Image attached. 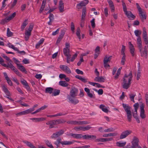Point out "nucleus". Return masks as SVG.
Returning a JSON list of instances; mask_svg holds the SVG:
<instances>
[{"label": "nucleus", "mask_w": 148, "mask_h": 148, "mask_svg": "<svg viewBox=\"0 0 148 148\" xmlns=\"http://www.w3.org/2000/svg\"><path fill=\"white\" fill-rule=\"evenodd\" d=\"M16 64L18 67V69L22 72L26 73L27 71L25 68L21 64L16 63Z\"/></svg>", "instance_id": "aec40b11"}, {"label": "nucleus", "mask_w": 148, "mask_h": 148, "mask_svg": "<svg viewBox=\"0 0 148 148\" xmlns=\"http://www.w3.org/2000/svg\"><path fill=\"white\" fill-rule=\"evenodd\" d=\"M28 22L27 20H25L23 22L22 25L21 26V29L22 31L23 30L27 25L28 24Z\"/></svg>", "instance_id": "a19ab883"}, {"label": "nucleus", "mask_w": 148, "mask_h": 148, "mask_svg": "<svg viewBox=\"0 0 148 148\" xmlns=\"http://www.w3.org/2000/svg\"><path fill=\"white\" fill-rule=\"evenodd\" d=\"M75 77L83 82L85 83L87 82V79H86L83 78L81 76L79 75H76L75 76Z\"/></svg>", "instance_id": "473e14b6"}, {"label": "nucleus", "mask_w": 148, "mask_h": 148, "mask_svg": "<svg viewBox=\"0 0 148 148\" xmlns=\"http://www.w3.org/2000/svg\"><path fill=\"white\" fill-rule=\"evenodd\" d=\"M53 89L51 87H47L45 89V92L46 93H51L53 91Z\"/></svg>", "instance_id": "79ce46f5"}, {"label": "nucleus", "mask_w": 148, "mask_h": 148, "mask_svg": "<svg viewBox=\"0 0 148 148\" xmlns=\"http://www.w3.org/2000/svg\"><path fill=\"white\" fill-rule=\"evenodd\" d=\"M73 138H74L79 139L82 137V134H73Z\"/></svg>", "instance_id": "ea45409f"}, {"label": "nucleus", "mask_w": 148, "mask_h": 148, "mask_svg": "<svg viewBox=\"0 0 148 148\" xmlns=\"http://www.w3.org/2000/svg\"><path fill=\"white\" fill-rule=\"evenodd\" d=\"M54 120L55 121L56 125L64 123L66 122V121L64 119H59Z\"/></svg>", "instance_id": "7c9ffc66"}, {"label": "nucleus", "mask_w": 148, "mask_h": 148, "mask_svg": "<svg viewBox=\"0 0 148 148\" xmlns=\"http://www.w3.org/2000/svg\"><path fill=\"white\" fill-rule=\"evenodd\" d=\"M80 29L79 27H78L77 29V32L76 33L77 36L78 38L79 39V40H80L81 37L80 35Z\"/></svg>", "instance_id": "c03bdc74"}, {"label": "nucleus", "mask_w": 148, "mask_h": 148, "mask_svg": "<svg viewBox=\"0 0 148 148\" xmlns=\"http://www.w3.org/2000/svg\"><path fill=\"white\" fill-rule=\"evenodd\" d=\"M99 108L102 111L108 113V109L103 104L100 105Z\"/></svg>", "instance_id": "c85d7f7f"}, {"label": "nucleus", "mask_w": 148, "mask_h": 148, "mask_svg": "<svg viewBox=\"0 0 148 148\" xmlns=\"http://www.w3.org/2000/svg\"><path fill=\"white\" fill-rule=\"evenodd\" d=\"M46 125H49V128L50 129L54 127V125H56L55 121L54 120L49 121L46 123Z\"/></svg>", "instance_id": "4be33fe9"}, {"label": "nucleus", "mask_w": 148, "mask_h": 148, "mask_svg": "<svg viewBox=\"0 0 148 148\" xmlns=\"http://www.w3.org/2000/svg\"><path fill=\"white\" fill-rule=\"evenodd\" d=\"M91 26L93 28H94L95 27V19H92L90 21Z\"/></svg>", "instance_id": "6e6d98bb"}, {"label": "nucleus", "mask_w": 148, "mask_h": 148, "mask_svg": "<svg viewBox=\"0 0 148 148\" xmlns=\"http://www.w3.org/2000/svg\"><path fill=\"white\" fill-rule=\"evenodd\" d=\"M13 35V33L10 31V29L8 28L7 29V35L8 37L12 36Z\"/></svg>", "instance_id": "3c124183"}, {"label": "nucleus", "mask_w": 148, "mask_h": 148, "mask_svg": "<svg viewBox=\"0 0 148 148\" xmlns=\"http://www.w3.org/2000/svg\"><path fill=\"white\" fill-rule=\"evenodd\" d=\"M2 88L3 90L6 95L7 96H10V93L7 88L4 86H3Z\"/></svg>", "instance_id": "2f4dec72"}, {"label": "nucleus", "mask_w": 148, "mask_h": 148, "mask_svg": "<svg viewBox=\"0 0 148 148\" xmlns=\"http://www.w3.org/2000/svg\"><path fill=\"white\" fill-rule=\"evenodd\" d=\"M46 143L47 146L50 148H54L52 144L49 141H46Z\"/></svg>", "instance_id": "680f3d73"}, {"label": "nucleus", "mask_w": 148, "mask_h": 148, "mask_svg": "<svg viewBox=\"0 0 148 148\" xmlns=\"http://www.w3.org/2000/svg\"><path fill=\"white\" fill-rule=\"evenodd\" d=\"M4 58L8 61L9 62L7 63V64H6V65L7 66L9 64V65L11 66H8L5 67L7 68H10L17 75L19 76H20L21 75L20 73L19 72L18 70L12 64V61L10 59L9 57L6 56Z\"/></svg>", "instance_id": "f03ea898"}, {"label": "nucleus", "mask_w": 148, "mask_h": 148, "mask_svg": "<svg viewBox=\"0 0 148 148\" xmlns=\"http://www.w3.org/2000/svg\"><path fill=\"white\" fill-rule=\"evenodd\" d=\"M23 142L30 148H37L33 144L26 140L24 141Z\"/></svg>", "instance_id": "bb28decb"}, {"label": "nucleus", "mask_w": 148, "mask_h": 148, "mask_svg": "<svg viewBox=\"0 0 148 148\" xmlns=\"http://www.w3.org/2000/svg\"><path fill=\"white\" fill-rule=\"evenodd\" d=\"M34 24L33 23H30L28 29L26 30L25 33V39L26 41H27L29 38V36L31 35V32L33 28Z\"/></svg>", "instance_id": "423d86ee"}, {"label": "nucleus", "mask_w": 148, "mask_h": 148, "mask_svg": "<svg viewBox=\"0 0 148 148\" xmlns=\"http://www.w3.org/2000/svg\"><path fill=\"white\" fill-rule=\"evenodd\" d=\"M21 82L23 85L25 86V88L27 90L29 91H30V88L28 85L27 81L25 80H21Z\"/></svg>", "instance_id": "a878e982"}, {"label": "nucleus", "mask_w": 148, "mask_h": 148, "mask_svg": "<svg viewBox=\"0 0 148 148\" xmlns=\"http://www.w3.org/2000/svg\"><path fill=\"white\" fill-rule=\"evenodd\" d=\"M68 98L70 101L73 104H76L79 102V100L77 99H75L71 97H68Z\"/></svg>", "instance_id": "412c9836"}, {"label": "nucleus", "mask_w": 148, "mask_h": 148, "mask_svg": "<svg viewBox=\"0 0 148 148\" xmlns=\"http://www.w3.org/2000/svg\"><path fill=\"white\" fill-rule=\"evenodd\" d=\"M136 5L139 12V16L140 18H146L147 15L145 12L142 9L138 3H136Z\"/></svg>", "instance_id": "39448f33"}, {"label": "nucleus", "mask_w": 148, "mask_h": 148, "mask_svg": "<svg viewBox=\"0 0 148 148\" xmlns=\"http://www.w3.org/2000/svg\"><path fill=\"white\" fill-rule=\"evenodd\" d=\"M138 73L137 75V80H138L140 78V64L139 63V66H138Z\"/></svg>", "instance_id": "5fc2aeb1"}, {"label": "nucleus", "mask_w": 148, "mask_h": 148, "mask_svg": "<svg viewBox=\"0 0 148 148\" xmlns=\"http://www.w3.org/2000/svg\"><path fill=\"white\" fill-rule=\"evenodd\" d=\"M139 106V104L138 103H136L134 105V108L135 112H136L137 111L138 108Z\"/></svg>", "instance_id": "0e129e2a"}, {"label": "nucleus", "mask_w": 148, "mask_h": 148, "mask_svg": "<svg viewBox=\"0 0 148 148\" xmlns=\"http://www.w3.org/2000/svg\"><path fill=\"white\" fill-rule=\"evenodd\" d=\"M64 5L62 0H60L59 1V9L60 12H62L64 11Z\"/></svg>", "instance_id": "5701e85b"}, {"label": "nucleus", "mask_w": 148, "mask_h": 148, "mask_svg": "<svg viewBox=\"0 0 148 148\" xmlns=\"http://www.w3.org/2000/svg\"><path fill=\"white\" fill-rule=\"evenodd\" d=\"M114 130V129L112 128H110L106 129H105L104 130V132H113Z\"/></svg>", "instance_id": "052dcab7"}, {"label": "nucleus", "mask_w": 148, "mask_h": 148, "mask_svg": "<svg viewBox=\"0 0 148 148\" xmlns=\"http://www.w3.org/2000/svg\"><path fill=\"white\" fill-rule=\"evenodd\" d=\"M139 140L138 138L136 137H134L133 140L132 142V148H136V147H138V146H139L138 145Z\"/></svg>", "instance_id": "9d476101"}, {"label": "nucleus", "mask_w": 148, "mask_h": 148, "mask_svg": "<svg viewBox=\"0 0 148 148\" xmlns=\"http://www.w3.org/2000/svg\"><path fill=\"white\" fill-rule=\"evenodd\" d=\"M89 123L87 121H73V125H85L89 124Z\"/></svg>", "instance_id": "6ab92c4d"}, {"label": "nucleus", "mask_w": 148, "mask_h": 148, "mask_svg": "<svg viewBox=\"0 0 148 148\" xmlns=\"http://www.w3.org/2000/svg\"><path fill=\"white\" fill-rule=\"evenodd\" d=\"M60 92V90L55 89L52 94V96H53L58 95L59 94Z\"/></svg>", "instance_id": "a18cd8bd"}, {"label": "nucleus", "mask_w": 148, "mask_h": 148, "mask_svg": "<svg viewBox=\"0 0 148 148\" xmlns=\"http://www.w3.org/2000/svg\"><path fill=\"white\" fill-rule=\"evenodd\" d=\"M125 46L123 45L122 46V48L121 50V54L122 55H125V53H124V51L125 50Z\"/></svg>", "instance_id": "bf43d9fd"}, {"label": "nucleus", "mask_w": 148, "mask_h": 148, "mask_svg": "<svg viewBox=\"0 0 148 148\" xmlns=\"http://www.w3.org/2000/svg\"><path fill=\"white\" fill-rule=\"evenodd\" d=\"M135 96H136V94H129L130 97L131 101L133 102L134 103L135 102L134 98Z\"/></svg>", "instance_id": "603ef678"}, {"label": "nucleus", "mask_w": 148, "mask_h": 148, "mask_svg": "<svg viewBox=\"0 0 148 148\" xmlns=\"http://www.w3.org/2000/svg\"><path fill=\"white\" fill-rule=\"evenodd\" d=\"M75 71L78 74L83 75V72L78 69H76Z\"/></svg>", "instance_id": "774afa93"}, {"label": "nucleus", "mask_w": 148, "mask_h": 148, "mask_svg": "<svg viewBox=\"0 0 148 148\" xmlns=\"http://www.w3.org/2000/svg\"><path fill=\"white\" fill-rule=\"evenodd\" d=\"M62 143V145H70L73 143L71 141L67 140L63 141Z\"/></svg>", "instance_id": "37998d69"}, {"label": "nucleus", "mask_w": 148, "mask_h": 148, "mask_svg": "<svg viewBox=\"0 0 148 148\" xmlns=\"http://www.w3.org/2000/svg\"><path fill=\"white\" fill-rule=\"evenodd\" d=\"M122 105L126 113L127 119L128 121L130 122L131 121L132 118V115L131 111V108L128 104L123 103Z\"/></svg>", "instance_id": "7ed1b4c3"}, {"label": "nucleus", "mask_w": 148, "mask_h": 148, "mask_svg": "<svg viewBox=\"0 0 148 148\" xmlns=\"http://www.w3.org/2000/svg\"><path fill=\"white\" fill-rule=\"evenodd\" d=\"M112 57V56H110L108 57L107 56H105L104 58L103 63H107L110 62L111 60Z\"/></svg>", "instance_id": "f704fd0d"}, {"label": "nucleus", "mask_w": 148, "mask_h": 148, "mask_svg": "<svg viewBox=\"0 0 148 148\" xmlns=\"http://www.w3.org/2000/svg\"><path fill=\"white\" fill-rule=\"evenodd\" d=\"M86 7H84L82 10V18H84L85 17L86 13Z\"/></svg>", "instance_id": "e433bc0d"}, {"label": "nucleus", "mask_w": 148, "mask_h": 148, "mask_svg": "<svg viewBox=\"0 0 148 148\" xmlns=\"http://www.w3.org/2000/svg\"><path fill=\"white\" fill-rule=\"evenodd\" d=\"M78 89L75 87L71 88L70 92V95L68 97H71L74 98L76 97L78 94Z\"/></svg>", "instance_id": "0eeeda50"}, {"label": "nucleus", "mask_w": 148, "mask_h": 148, "mask_svg": "<svg viewBox=\"0 0 148 148\" xmlns=\"http://www.w3.org/2000/svg\"><path fill=\"white\" fill-rule=\"evenodd\" d=\"M74 129L77 131L82 130L83 131V126L76 127L74 128Z\"/></svg>", "instance_id": "864d4df0"}, {"label": "nucleus", "mask_w": 148, "mask_h": 148, "mask_svg": "<svg viewBox=\"0 0 148 148\" xmlns=\"http://www.w3.org/2000/svg\"><path fill=\"white\" fill-rule=\"evenodd\" d=\"M117 134V133H110L109 134H104L103 135V137H111V136H116Z\"/></svg>", "instance_id": "72a5a7b5"}, {"label": "nucleus", "mask_w": 148, "mask_h": 148, "mask_svg": "<svg viewBox=\"0 0 148 148\" xmlns=\"http://www.w3.org/2000/svg\"><path fill=\"white\" fill-rule=\"evenodd\" d=\"M4 62V60L3 58L0 56V64H1L4 67H6L7 66H10L8 64V65H6V64L3 63Z\"/></svg>", "instance_id": "8fccbe9b"}, {"label": "nucleus", "mask_w": 148, "mask_h": 148, "mask_svg": "<svg viewBox=\"0 0 148 148\" xmlns=\"http://www.w3.org/2000/svg\"><path fill=\"white\" fill-rule=\"evenodd\" d=\"M31 113V112L29 109L20 112L16 114L17 116H21L23 115H26Z\"/></svg>", "instance_id": "393cba45"}, {"label": "nucleus", "mask_w": 148, "mask_h": 148, "mask_svg": "<svg viewBox=\"0 0 148 148\" xmlns=\"http://www.w3.org/2000/svg\"><path fill=\"white\" fill-rule=\"evenodd\" d=\"M121 1L122 3L123 10L126 15L129 18H135V16L132 14L131 12L127 11L126 6L124 1L122 0Z\"/></svg>", "instance_id": "20e7f679"}, {"label": "nucleus", "mask_w": 148, "mask_h": 148, "mask_svg": "<svg viewBox=\"0 0 148 148\" xmlns=\"http://www.w3.org/2000/svg\"><path fill=\"white\" fill-rule=\"evenodd\" d=\"M140 54V56L142 57H143L147 58V50L146 46L144 47L143 50H139Z\"/></svg>", "instance_id": "ddd939ff"}, {"label": "nucleus", "mask_w": 148, "mask_h": 148, "mask_svg": "<svg viewBox=\"0 0 148 148\" xmlns=\"http://www.w3.org/2000/svg\"><path fill=\"white\" fill-rule=\"evenodd\" d=\"M132 79V73L131 71L128 74H126L123 78L121 85L123 88L125 89H128L130 86L131 84V81Z\"/></svg>", "instance_id": "f257e3e1"}, {"label": "nucleus", "mask_w": 148, "mask_h": 148, "mask_svg": "<svg viewBox=\"0 0 148 148\" xmlns=\"http://www.w3.org/2000/svg\"><path fill=\"white\" fill-rule=\"evenodd\" d=\"M106 78L102 76H97L94 79V81L99 82H103L105 80Z\"/></svg>", "instance_id": "a211bd4d"}, {"label": "nucleus", "mask_w": 148, "mask_h": 148, "mask_svg": "<svg viewBox=\"0 0 148 148\" xmlns=\"http://www.w3.org/2000/svg\"><path fill=\"white\" fill-rule=\"evenodd\" d=\"M5 79L6 80L8 84L10 86H12V82L11 80L8 77L6 73L4 72L3 73Z\"/></svg>", "instance_id": "b1692460"}, {"label": "nucleus", "mask_w": 148, "mask_h": 148, "mask_svg": "<svg viewBox=\"0 0 148 148\" xmlns=\"http://www.w3.org/2000/svg\"><path fill=\"white\" fill-rule=\"evenodd\" d=\"M132 131L130 130H127L124 131L121 134L120 136V139H122L125 138L127 136L130 134Z\"/></svg>", "instance_id": "9b49d317"}, {"label": "nucleus", "mask_w": 148, "mask_h": 148, "mask_svg": "<svg viewBox=\"0 0 148 148\" xmlns=\"http://www.w3.org/2000/svg\"><path fill=\"white\" fill-rule=\"evenodd\" d=\"M82 138L84 139L94 140L96 138L97 136L95 135L86 134L84 135H82Z\"/></svg>", "instance_id": "dca6fc26"}, {"label": "nucleus", "mask_w": 148, "mask_h": 148, "mask_svg": "<svg viewBox=\"0 0 148 148\" xmlns=\"http://www.w3.org/2000/svg\"><path fill=\"white\" fill-rule=\"evenodd\" d=\"M44 39L43 38H41L39 41L36 44V48H38L40 45L42 44L44 41Z\"/></svg>", "instance_id": "4c0bfd02"}, {"label": "nucleus", "mask_w": 148, "mask_h": 148, "mask_svg": "<svg viewBox=\"0 0 148 148\" xmlns=\"http://www.w3.org/2000/svg\"><path fill=\"white\" fill-rule=\"evenodd\" d=\"M77 53L75 54L72 57L70 61L71 62H73L75 58L77 57Z\"/></svg>", "instance_id": "338daca9"}, {"label": "nucleus", "mask_w": 148, "mask_h": 148, "mask_svg": "<svg viewBox=\"0 0 148 148\" xmlns=\"http://www.w3.org/2000/svg\"><path fill=\"white\" fill-rule=\"evenodd\" d=\"M71 29L73 33L74 32L75 26L73 22H72L71 24Z\"/></svg>", "instance_id": "69168bd1"}, {"label": "nucleus", "mask_w": 148, "mask_h": 148, "mask_svg": "<svg viewBox=\"0 0 148 148\" xmlns=\"http://www.w3.org/2000/svg\"><path fill=\"white\" fill-rule=\"evenodd\" d=\"M143 36L145 44L147 45L148 44V38L146 29L144 28L143 29Z\"/></svg>", "instance_id": "2eb2a0df"}, {"label": "nucleus", "mask_w": 148, "mask_h": 148, "mask_svg": "<svg viewBox=\"0 0 148 148\" xmlns=\"http://www.w3.org/2000/svg\"><path fill=\"white\" fill-rule=\"evenodd\" d=\"M11 19H2L0 22V24L1 25H4L7 23Z\"/></svg>", "instance_id": "49530a36"}, {"label": "nucleus", "mask_w": 148, "mask_h": 148, "mask_svg": "<svg viewBox=\"0 0 148 148\" xmlns=\"http://www.w3.org/2000/svg\"><path fill=\"white\" fill-rule=\"evenodd\" d=\"M60 68L66 73L69 74L71 73L70 68L66 65H61L60 66Z\"/></svg>", "instance_id": "f8f14e48"}, {"label": "nucleus", "mask_w": 148, "mask_h": 148, "mask_svg": "<svg viewBox=\"0 0 148 148\" xmlns=\"http://www.w3.org/2000/svg\"><path fill=\"white\" fill-rule=\"evenodd\" d=\"M67 114V113H62L61 112H60L57 114H55L56 117L58 116H62L64 115H66Z\"/></svg>", "instance_id": "e2e57ef3"}, {"label": "nucleus", "mask_w": 148, "mask_h": 148, "mask_svg": "<svg viewBox=\"0 0 148 148\" xmlns=\"http://www.w3.org/2000/svg\"><path fill=\"white\" fill-rule=\"evenodd\" d=\"M125 61V55H123L121 59V63L122 65H124Z\"/></svg>", "instance_id": "4d7b16f0"}, {"label": "nucleus", "mask_w": 148, "mask_h": 148, "mask_svg": "<svg viewBox=\"0 0 148 148\" xmlns=\"http://www.w3.org/2000/svg\"><path fill=\"white\" fill-rule=\"evenodd\" d=\"M126 142L121 143L119 142H117L116 143V146L119 147H123L126 144Z\"/></svg>", "instance_id": "c9c22d12"}, {"label": "nucleus", "mask_w": 148, "mask_h": 148, "mask_svg": "<svg viewBox=\"0 0 148 148\" xmlns=\"http://www.w3.org/2000/svg\"><path fill=\"white\" fill-rule=\"evenodd\" d=\"M129 49L130 50V52L132 56H134V55L135 49L134 45H132L131 42H129Z\"/></svg>", "instance_id": "f3484780"}, {"label": "nucleus", "mask_w": 148, "mask_h": 148, "mask_svg": "<svg viewBox=\"0 0 148 148\" xmlns=\"http://www.w3.org/2000/svg\"><path fill=\"white\" fill-rule=\"evenodd\" d=\"M92 128L89 125H88L86 126H83V131L88 130Z\"/></svg>", "instance_id": "13d9d810"}, {"label": "nucleus", "mask_w": 148, "mask_h": 148, "mask_svg": "<svg viewBox=\"0 0 148 148\" xmlns=\"http://www.w3.org/2000/svg\"><path fill=\"white\" fill-rule=\"evenodd\" d=\"M134 33L136 36L138 38L140 37V36L141 33V32L140 31L138 30H135L134 32Z\"/></svg>", "instance_id": "09e8293b"}, {"label": "nucleus", "mask_w": 148, "mask_h": 148, "mask_svg": "<svg viewBox=\"0 0 148 148\" xmlns=\"http://www.w3.org/2000/svg\"><path fill=\"white\" fill-rule=\"evenodd\" d=\"M46 120V118L44 117L36 118L35 122H41Z\"/></svg>", "instance_id": "de8ad7c7"}, {"label": "nucleus", "mask_w": 148, "mask_h": 148, "mask_svg": "<svg viewBox=\"0 0 148 148\" xmlns=\"http://www.w3.org/2000/svg\"><path fill=\"white\" fill-rule=\"evenodd\" d=\"M64 132V131L63 130H61L59 131L53 133L51 136V138H58L63 134Z\"/></svg>", "instance_id": "1a4fd4ad"}, {"label": "nucleus", "mask_w": 148, "mask_h": 148, "mask_svg": "<svg viewBox=\"0 0 148 148\" xmlns=\"http://www.w3.org/2000/svg\"><path fill=\"white\" fill-rule=\"evenodd\" d=\"M46 3V0H43L42 5L40 9L39 12L41 13L43 10L45 8V6Z\"/></svg>", "instance_id": "cd10ccee"}, {"label": "nucleus", "mask_w": 148, "mask_h": 148, "mask_svg": "<svg viewBox=\"0 0 148 148\" xmlns=\"http://www.w3.org/2000/svg\"><path fill=\"white\" fill-rule=\"evenodd\" d=\"M144 105L143 103H142L140 106V116L142 119H144L146 117V115L145 114L144 110Z\"/></svg>", "instance_id": "4468645a"}, {"label": "nucleus", "mask_w": 148, "mask_h": 148, "mask_svg": "<svg viewBox=\"0 0 148 148\" xmlns=\"http://www.w3.org/2000/svg\"><path fill=\"white\" fill-rule=\"evenodd\" d=\"M59 85L63 87H67L69 84L65 81H60L59 82Z\"/></svg>", "instance_id": "58836bf2"}, {"label": "nucleus", "mask_w": 148, "mask_h": 148, "mask_svg": "<svg viewBox=\"0 0 148 148\" xmlns=\"http://www.w3.org/2000/svg\"><path fill=\"white\" fill-rule=\"evenodd\" d=\"M63 53L66 56H71L70 54V49H64L63 50Z\"/></svg>", "instance_id": "c756f323"}, {"label": "nucleus", "mask_w": 148, "mask_h": 148, "mask_svg": "<svg viewBox=\"0 0 148 148\" xmlns=\"http://www.w3.org/2000/svg\"><path fill=\"white\" fill-rule=\"evenodd\" d=\"M88 3V0H84V1H82L79 3L77 4L76 8L78 9H80L82 8V7H86V5Z\"/></svg>", "instance_id": "6e6552de"}]
</instances>
